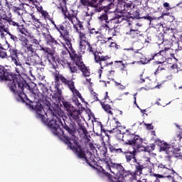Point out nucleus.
<instances>
[{
  "label": "nucleus",
  "instance_id": "f257e3e1",
  "mask_svg": "<svg viewBox=\"0 0 182 182\" xmlns=\"http://www.w3.org/2000/svg\"><path fill=\"white\" fill-rule=\"evenodd\" d=\"M28 105L31 110H35L36 112V117L41 119L42 122L50 128L54 136L60 137V139H65L66 144L70 150H73L80 159H82L87 164H90V161H95V155L87 149H82L77 144V138L73 136V129L66 126L64 127L65 130L68 134V136L65 134V132L60 128L62 122L60 119L55 114H50L51 119L48 118V113L45 112L41 102H32L28 100Z\"/></svg>",
  "mask_w": 182,
  "mask_h": 182
},
{
  "label": "nucleus",
  "instance_id": "f03ea898",
  "mask_svg": "<svg viewBox=\"0 0 182 182\" xmlns=\"http://www.w3.org/2000/svg\"><path fill=\"white\" fill-rule=\"evenodd\" d=\"M100 155L103 167H105L107 171H111L115 176L113 177L112 175H109V172L105 171L103 167L97 168L98 171L105 176H108L112 182H124L133 177V174L130 171H124V168L122 164L112 163L110 157L107 156L106 151H101Z\"/></svg>",
  "mask_w": 182,
  "mask_h": 182
},
{
  "label": "nucleus",
  "instance_id": "7ed1b4c3",
  "mask_svg": "<svg viewBox=\"0 0 182 182\" xmlns=\"http://www.w3.org/2000/svg\"><path fill=\"white\" fill-rule=\"evenodd\" d=\"M0 58H6L5 50L1 49V51H0ZM0 79L6 81L7 86L11 92L15 95H18L22 100L26 97V95L23 93V82L18 79L16 75L8 72L2 65H0Z\"/></svg>",
  "mask_w": 182,
  "mask_h": 182
},
{
  "label": "nucleus",
  "instance_id": "20e7f679",
  "mask_svg": "<svg viewBox=\"0 0 182 182\" xmlns=\"http://www.w3.org/2000/svg\"><path fill=\"white\" fill-rule=\"evenodd\" d=\"M58 9H60L61 12L63 14L65 17V22L63 23V25H60L56 27L57 31H59L60 34V38L63 39L65 41L64 43L67 45L69 49H72V43L70 42V38H69V31H70V21L68 18H66V15H73V14H76V11L73 10H70L69 12L66 7V0H58Z\"/></svg>",
  "mask_w": 182,
  "mask_h": 182
},
{
  "label": "nucleus",
  "instance_id": "39448f33",
  "mask_svg": "<svg viewBox=\"0 0 182 182\" xmlns=\"http://www.w3.org/2000/svg\"><path fill=\"white\" fill-rule=\"evenodd\" d=\"M70 58L73 62H75V65H70V63L68 62L66 57L64 58L53 57L52 60L55 63H60V65H62L63 68H69L71 73H76L78 68L80 70H81L83 76H90V71H89V69H87L85 64H83V61H82V57L80 55H77L76 54H70Z\"/></svg>",
  "mask_w": 182,
  "mask_h": 182
},
{
  "label": "nucleus",
  "instance_id": "423d86ee",
  "mask_svg": "<svg viewBox=\"0 0 182 182\" xmlns=\"http://www.w3.org/2000/svg\"><path fill=\"white\" fill-rule=\"evenodd\" d=\"M77 12L73 14H65V19H68L70 22H71L76 30V32L78 33L80 39V55H83V53H85V50H86V45H88V42L86 38V35L82 32L83 26L82 25V23H80V21H79V18H77ZM79 28L80 30H79Z\"/></svg>",
  "mask_w": 182,
  "mask_h": 182
},
{
  "label": "nucleus",
  "instance_id": "0eeeda50",
  "mask_svg": "<svg viewBox=\"0 0 182 182\" xmlns=\"http://www.w3.org/2000/svg\"><path fill=\"white\" fill-rule=\"evenodd\" d=\"M63 106L70 120H73L74 122H76L77 124H80V117H82V115L80 114V111L76 109V108H75L73 105H70V103L68 102H63Z\"/></svg>",
  "mask_w": 182,
  "mask_h": 182
},
{
  "label": "nucleus",
  "instance_id": "6e6552de",
  "mask_svg": "<svg viewBox=\"0 0 182 182\" xmlns=\"http://www.w3.org/2000/svg\"><path fill=\"white\" fill-rule=\"evenodd\" d=\"M158 146H160V151H165L166 154H168V157H180V154L177 153L180 151V149L174 148L173 145H170L164 141H159Z\"/></svg>",
  "mask_w": 182,
  "mask_h": 182
},
{
  "label": "nucleus",
  "instance_id": "1a4fd4ad",
  "mask_svg": "<svg viewBox=\"0 0 182 182\" xmlns=\"http://www.w3.org/2000/svg\"><path fill=\"white\" fill-rule=\"evenodd\" d=\"M56 77L58 79V80H60L62 83L68 86L70 90L72 92L75 97H79V99H80L81 101L85 102V99L82 97V95H80V92H79V90H77L75 87V82H73V80H69L66 79V77H65V76L62 75L61 74L57 75Z\"/></svg>",
  "mask_w": 182,
  "mask_h": 182
},
{
  "label": "nucleus",
  "instance_id": "9d476101",
  "mask_svg": "<svg viewBox=\"0 0 182 182\" xmlns=\"http://www.w3.org/2000/svg\"><path fill=\"white\" fill-rule=\"evenodd\" d=\"M117 137H119V140H122L123 141H124V139H123V138L127 137L128 139V141L126 142V144H134V147H136V149H139V147H141V144H143L141 138L133 134L129 135L125 134L124 135H123V134H122V132H119Z\"/></svg>",
  "mask_w": 182,
  "mask_h": 182
},
{
  "label": "nucleus",
  "instance_id": "9b49d317",
  "mask_svg": "<svg viewBox=\"0 0 182 182\" xmlns=\"http://www.w3.org/2000/svg\"><path fill=\"white\" fill-rule=\"evenodd\" d=\"M5 32L9 35L11 41H14V42H16L18 41V38L16 36L11 33L9 31V28H8L7 23L5 20L0 18V36L1 39H5Z\"/></svg>",
  "mask_w": 182,
  "mask_h": 182
},
{
  "label": "nucleus",
  "instance_id": "f8f14e48",
  "mask_svg": "<svg viewBox=\"0 0 182 182\" xmlns=\"http://www.w3.org/2000/svg\"><path fill=\"white\" fill-rule=\"evenodd\" d=\"M159 171L164 172V174H176V171L171 168V161H167L158 164Z\"/></svg>",
  "mask_w": 182,
  "mask_h": 182
},
{
  "label": "nucleus",
  "instance_id": "ddd939ff",
  "mask_svg": "<svg viewBox=\"0 0 182 182\" xmlns=\"http://www.w3.org/2000/svg\"><path fill=\"white\" fill-rule=\"evenodd\" d=\"M9 52H10V57L11 58V62L16 65V66H19L20 68L22 66L21 61L18 58V50L12 46H9Z\"/></svg>",
  "mask_w": 182,
  "mask_h": 182
},
{
  "label": "nucleus",
  "instance_id": "4468645a",
  "mask_svg": "<svg viewBox=\"0 0 182 182\" xmlns=\"http://www.w3.org/2000/svg\"><path fill=\"white\" fill-rule=\"evenodd\" d=\"M80 2L85 6H93L97 8L102 5V0H80Z\"/></svg>",
  "mask_w": 182,
  "mask_h": 182
},
{
  "label": "nucleus",
  "instance_id": "2eb2a0df",
  "mask_svg": "<svg viewBox=\"0 0 182 182\" xmlns=\"http://www.w3.org/2000/svg\"><path fill=\"white\" fill-rule=\"evenodd\" d=\"M21 42L23 48L27 49V52H30V53H35V48L33 45L28 43V39L23 38H21Z\"/></svg>",
  "mask_w": 182,
  "mask_h": 182
},
{
  "label": "nucleus",
  "instance_id": "dca6fc26",
  "mask_svg": "<svg viewBox=\"0 0 182 182\" xmlns=\"http://www.w3.org/2000/svg\"><path fill=\"white\" fill-rule=\"evenodd\" d=\"M94 56H95V62L99 63L100 62V65L102 68V69H103V63H105V62H106V60H107V59H109L108 56H101L94 53Z\"/></svg>",
  "mask_w": 182,
  "mask_h": 182
},
{
  "label": "nucleus",
  "instance_id": "f3484780",
  "mask_svg": "<svg viewBox=\"0 0 182 182\" xmlns=\"http://www.w3.org/2000/svg\"><path fill=\"white\" fill-rule=\"evenodd\" d=\"M135 153L136 151H133L132 152H126V159L128 163H130L132 160L134 163H136V161H137L136 157H134V156H136Z\"/></svg>",
  "mask_w": 182,
  "mask_h": 182
},
{
  "label": "nucleus",
  "instance_id": "a211bd4d",
  "mask_svg": "<svg viewBox=\"0 0 182 182\" xmlns=\"http://www.w3.org/2000/svg\"><path fill=\"white\" fill-rule=\"evenodd\" d=\"M63 46L65 47V50L62 51V55L63 56H66V55H70L71 54H74L76 55V53H75V52H73V48L71 47V49L69 48V47L65 44V43H63Z\"/></svg>",
  "mask_w": 182,
  "mask_h": 182
},
{
  "label": "nucleus",
  "instance_id": "6ab92c4d",
  "mask_svg": "<svg viewBox=\"0 0 182 182\" xmlns=\"http://www.w3.org/2000/svg\"><path fill=\"white\" fill-rule=\"evenodd\" d=\"M34 26L37 31V32H38V35L41 34H43V31H42L43 29H45V27H43L42 26V23H41V22H38V23H34Z\"/></svg>",
  "mask_w": 182,
  "mask_h": 182
},
{
  "label": "nucleus",
  "instance_id": "aec40b11",
  "mask_svg": "<svg viewBox=\"0 0 182 182\" xmlns=\"http://www.w3.org/2000/svg\"><path fill=\"white\" fill-rule=\"evenodd\" d=\"M43 36H44V38H46L48 43H50V45H52V43H56V41H55V39L53 38V37H52V36L48 34L46 36V33H43Z\"/></svg>",
  "mask_w": 182,
  "mask_h": 182
},
{
  "label": "nucleus",
  "instance_id": "412c9836",
  "mask_svg": "<svg viewBox=\"0 0 182 182\" xmlns=\"http://www.w3.org/2000/svg\"><path fill=\"white\" fill-rule=\"evenodd\" d=\"M126 33H127V35H130V36H132V38H136L137 36V35H139L140 33V31H139V30H137V29L131 28L129 32H127Z\"/></svg>",
  "mask_w": 182,
  "mask_h": 182
},
{
  "label": "nucleus",
  "instance_id": "4be33fe9",
  "mask_svg": "<svg viewBox=\"0 0 182 182\" xmlns=\"http://www.w3.org/2000/svg\"><path fill=\"white\" fill-rule=\"evenodd\" d=\"M102 107L105 110V112H106V113H108V114H110V116H113V112L112 110H113V109H112V107H110V105H102Z\"/></svg>",
  "mask_w": 182,
  "mask_h": 182
},
{
  "label": "nucleus",
  "instance_id": "5701e85b",
  "mask_svg": "<svg viewBox=\"0 0 182 182\" xmlns=\"http://www.w3.org/2000/svg\"><path fill=\"white\" fill-rule=\"evenodd\" d=\"M110 126L111 127H112L113 130H114V129H117V127L119 129H120V127H122L120 126V123L119 122H117L115 119H112L111 122H110Z\"/></svg>",
  "mask_w": 182,
  "mask_h": 182
},
{
  "label": "nucleus",
  "instance_id": "b1692460",
  "mask_svg": "<svg viewBox=\"0 0 182 182\" xmlns=\"http://www.w3.org/2000/svg\"><path fill=\"white\" fill-rule=\"evenodd\" d=\"M37 11L38 12H40V14H41L42 16H44V18H47L48 16V14L47 13V11L43 10V8L42 7V6H36Z\"/></svg>",
  "mask_w": 182,
  "mask_h": 182
},
{
  "label": "nucleus",
  "instance_id": "393cba45",
  "mask_svg": "<svg viewBox=\"0 0 182 182\" xmlns=\"http://www.w3.org/2000/svg\"><path fill=\"white\" fill-rule=\"evenodd\" d=\"M109 149L111 153H114V154H119V153H123V151L122 150V149L120 148L116 149L114 146L112 145H109Z\"/></svg>",
  "mask_w": 182,
  "mask_h": 182
},
{
  "label": "nucleus",
  "instance_id": "a878e982",
  "mask_svg": "<svg viewBox=\"0 0 182 182\" xmlns=\"http://www.w3.org/2000/svg\"><path fill=\"white\" fill-rule=\"evenodd\" d=\"M33 4V0H24V2L22 4L23 8L26 9V6H31Z\"/></svg>",
  "mask_w": 182,
  "mask_h": 182
},
{
  "label": "nucleus",
  "instance_id": "bb28decb",
  "mask_svg": "<svg viewBox=\"0 0 182 182\" xmlns=\"http://www.w3.org/2000/svg\"><path fill=\"white\" fill-rule=\"evenodd\" d=\"M115 86H117L118 87V89H119V90H124V89H126V86L122 85L119 82H117L115 81Z\"/></svg>",
  "mask_w": 182,
  "mask_h": 182
},
{
  "label": "nucleus",
  "instance_id": "cd10ccee",
  "mask_svg": "<svg viewBox=\"0 0 182 182\" xmlns=\"http://www.w3.org/2000/svg\"><path fill=\"white\" fill-rule=\"evenodd\" d=\"M13 10L14 11L15 14H17V15H18V16H21V15H22V9L18 7H14Z\"/></svg>",
  "mask_w": 182,
  "mask_h": 182
},
{
  "label": "nucleus",
  "instance_id": "c85d7f7f",
  "mask_svg": "<svg viewBox=\"0 0 182 182\" xmlns=\"http://www.w3.org/2000/svg\"><path fill=\"white\" fill-rule=\"evenodd\" d=\"M100 21L102 22V21H105V22H107V14H102L100 17H99Z\"/></svg>",
  "mask_w": 182,
  "mask_h": 182
},
{
  "label": "nucleus",
  "instance_id": "c756f323",
  "mask_svg": "<svg viewBox=\"0 0 182 182\" xmlns=\"http://www.w3.org/2000/svg\"><path fill=\"white\" fill-rule=\"evenodd\" d=\"M7 23V26H8V23L9 25H12L13 26H19V24L12 20H8L7 21H5Z\"/></svg>",
  "mask_w": 182,
  "mask_h": 182
},
{
  "label": "nucleus",
  "instance_id": "7c9ffc66",
  "mask_svg": "<svg viewBox=\"0 0 182 182\" xmlns=\"http://www.w3.org/2000/svg\"><path fill=\"white\" fill-rule=\"evenodd\" d=\"M30 41L31 43H34V45H39V41L33 36L30 37Z\"/></svg>",
  "mask_w": 182,
  "mask_h": 182
},
{
  "label": "nucleus",
  "instance_id": "2f4dec72",
  "mask_svg": "<svg viewBox=\"0 0 182 182\" xmlns=\"http://www.w3.org/2000/svg\"><path fill=\"white\" fill-rule=\"evenodd\" d=\"M112 39V38H104L103 37V39L101 40V41H100V43H107V45H109V41H110Z\"/></svg>",
  "mask_w": 182,
  "mask_h": 182
},
{
  "label": "nucleus",
  "instance_id": "473e14b6",
  "mask_svg": "<svg viewBox=\"0 0 182 182\" xmlns=\"http://www.w3.org/2000/svg\"><path fill=\"white\" fill-rule=\"evenodd\" d=\"M83 16H88V19H90V18H92V12L84 11L83 12Z\"/></svg>",
  "mask_w": 182,
  "mask_h": 182
},
{
  "label": "nucleus",
  "instance_id": "72a5a7b5",
  "mask_svg": "<svg viewBox=\"0 0 182 182\" xmlns=\"http://www.w3.org/2000/svg\"><path fill=\"white\" fill-rule=\"evenodd\" d=\"M18 31H19V32L23 35H26V30L25 29V28L18 27Z\"/></svg>",
  "mask_w": 182,
  "mask_h": 182
},
{
  "label": "nucleus",
  "instance_id": "f704fd0d",
  "mask_svg": "<svg viewBox=\"0 0 182 182\" xmlns=\"http://www.w3.org/2000/svg\"><path fill=\"white\" fill-rule=\"evenodd\" d=\"M107 46H109V48H116L117 44L116 43L110 41V40H109V44H107Z\"/></svg>",
  "mask_w": 182,
  "mask_h": 182
},
{
  "label": "nucleus",
  "instance_id": "c9c22d12",
  "mask_svg": "<svg viewBox=\"0 0 182 182\" xmlns=\"http://www.w3.org/2000/svg\"><path fill=\"white\" fill-rule=\"evenodd\" d=\"M164 7L166 8V11H170V9H173V8H170V4L167 2L164 3Z\"/></svg>",
  "mask_w": 182,
  "mask_h": 182
},
{
  "label": "nucleus",
  "instance_id": "e433bc0d",
  "mask_svg": "<svg viewBox=\"0 0 182 182\" xmlns=\"http://www.w3.org/2000/svg\"><path fill=\"white\" fill-rule=\"evenodd\" d=\"M144 126H146V129L148 130H153L154 127H153V125H151V124H146V123H144Z\"/></svg>",
  "mask_w": 182,
  "mask_h": 182
},
{
  "label": "nucleus",
  "instance_id": "4c0bfd02",
  "mask_svg": "<svg viewBox=\"0 0 182 182\" xmlns=\"http://www.w3.org/2000/svg\"><path fill=\"white\" fill-rule=\"evenodd\" d=\"M86 46H88L89 52H92L95 54V50H93V48L92 47V46H90V43H88V44H87Z\"/></svg>",
  "mask_w": 182,
  "mask_h": 182
},
{
  "label": "nucleus",
  "instance_id": "58836bf2",
  "mask_svg": "<svg viewBox=\"0 0 182 182\" xmlns=\"http://www.w3.org/2000/svg\"><path fill=\"white\" fill-rule=\"evenodd\" d=\"M164 55H166V51L165 50H161L157 54H155V56H164Z\"/></svg>",
  "mask_w": 182,
  "mask_h": 182
},
{
  "label": "nucleus",
  "instance_id": "ea45409f",
  "mask_svg": "<svg viewBox=\"0 0 182 182\" xmlns=\"http://www.w3.org/2000/svg\"><path fill=\"white\" fill-rule=\"evenodd\" d=\"M171 69H173L175 73H178V70H177V65L176 64H173V65H171Z\"/></svg>",
  "mask_w": 182,
  "mask_h": 182
},
{
  "label": "nucleus",
  "instance_id": "a19ab883",
  "mask_svg": "<svg viewBox=\"0 0 182 182\" xmlns=\"http://www.w3.org/2000/svg\"><path fill=\"white\" fill-rule=\"evenodd\" d=\"M31 18L33 19V23H38V22H41V21H39V19L36 18L35 16H33V15H31Z\"/></svg>",
  "mask_w": 182,
  "mask_h": 182
},
{
  "label": "nucleus",
  "instance_id": "79ce46f5",
  "mask_svg": "<svg viewBox=\"0 0 182 182\" xmlns=\"http://www.w3.org/2000/svg\"><path fill=\"white\" fill-rule=\"evenodd\" d=\"M97 39L98 42H100L103 39V36L101 34H99L98 36H97Z\"/></svg>",
  "mask_w": 182,
  "mask_h": 182
},
{
  "label": "nucleus",
  "instance_id": "37998d69",
  "mask_svg": "<svg viewBox=\"0 0 182 182\" xmlns=\"http://www.w3.org/2000/svg\"><path fill=\"white\" fill-rule=\"evenodd\" d=\"M167 177H168V178H170L171 182H177V181H176V179H174L173 176L168 175Z\"/></svg>",
  "mask_w": 182,
  "mask_h": 182
},
{
  "label": "nucleus",
  "instance_id": "c03bdc74",
  "mask_svg": "<svg viewBox=\"0 0 182 182\" xmlns=\"http://www.w3.org/2000/svg\"><path fill=\"white\" fill-rule=\"evenodd\" d=\"M73 102H75V105H76L77 106H80V103L77 102L78 101L76 100V98H73Z\"/></svg>",
  "mask_w": 182,
  "mask_h": 182
},
{
  "label": "nucleus",
  "instance_id": "a18cd8bd",
  "mask_svg": "<svg viewBox=\"0 0 182 182\" xmlns=\"http://www.w3.org/2000/svg\"><path fill=\"white\" fill-rule=\"evenodd\" d=\"M86 82H84V83H90V82L92 81V80L90 78H85Z\"/></svg>",
  "mask_w": 182,
  "mask_h": 182
},
{
  "label": "nucleus",
  "instance_id": "49530a36",
  "mask_svg": "<svg viewBox=\"0 0 182 182\" xmlns=\"http://www.w3.org/2000/svg\"><path fill=\"white\" fill-rule=\"evenodd\" d=\"M92 96L94 97L95 100H97V94H96V92H93Z\"/></svg>",
  "mask_w": 182,
  "mask_h": 182
},
{
  "label": "nucleus",
  "instance_id": "de8ad7c7",
  "mask_svg": "<svg viewBox=\"0 0 182 182\" xmlns=\"http://www.w3.org/2000/svg\"><path fill=\"white\" fill-rule=\"evenodd\" d=\"M144 19H148V21H150L151 19V16H144Z\"/></svg>",
  "mask_w": 182,
  "mask_h": 182
},
{
  "label": "nucleus",
  "instance_id": "09e8293b",
  "mask_svg": "<svg viewBox=\"0 0 182 182\" xmlns=\"http://www.w3.org/2000/svg\"><path fill=\"white\" fill-rule=\"evenodd\" d=\"M168 15H170V13H169V12L163 14H162V16H168Z\"/></svg>",
  "mask_w": 182,
  "mask_h": 182
},
{
  "label": "nucleus",
  "instance_id": "8fccbe9b",
  "mask_svg": "<svg viewBox=\"0 0 182 182\" xmlns=\"http://www.w3.org/2000/svg\"><path fill=\"white\" fill-rule=\"evenodd\" d=\"M105 66H107V63L106 61H105V63H102V68H105Z\"/></svg>",
  "mask_w": 182,
  "mask_h": 182
},
{
  "label": "nucleus",
  "instance_id": "3c124183",
  "mask_svg": "<svg viewBox=\"0 0 182 182\" xmlns=\"http://www.w3.org/2000/svg\"><path fill=\"white\" fill-rule=\"evenodd\" d=\"M134 105H136V106L139 107V105H137V102H136V97H134Z\"/></svg>",
  "mask_w": 182,
  "mask_h": 182
},
{
  "label": "nucleus",
  "instance_id": "603ef678",
  "mask_svg": "<svg viewBox=\"0 0 182 182\" xmlns=\"http://www.w3.org/2000/svg\"><path fill=\"white\" fill-rule=\"evenodd\" d=\"M39 79H41V80H43V79H45V76H40Z\"/></svg>",
  "mask_w": 182,
  "mask_h": 182
},
{
  "label": "nucleus",
  "instance_id": "864d4df0",
  "mask_svg": "<svg viewBox=\"0 0 182 182\" xmlns=\"http://www.w3.org/2000/svg\"><path fill=\"white\" fill-rule=\"evenodd\" d=\"M124 50H133V48H124Z\"/></svg>",
  "mask_w": 182,
  "mask_h": 182
},
{
  "label": "nucleus",
  "instance_id": "5fc2aeb1",
  "mask_svg": "<svg viewBox=\"0 0 182 182\" xmlns=\"http://www.w3.org/2000/svg\"><path fill=\"white\" fill-rule=\"evenodd\" d=\"M115 63H123V61H122V60L115 61Z\"/></svg>",
  "mask_w": 182,
  "mask_h": 182
},
{
  "label": "nucleus",
  "instance_id": "6e6d98bb",
  "mask_svg": "<svg viewBox=\"0 0 182 182\" xmlns=\"http://www.w3.org/2000/svg\"><path fill=\"white\" fill-rule=\"evenodd\" d=\"M140 111L141 112V113H144V112H146V109H140Z\"/></svg>",
  "mask_w": 182,
  "mask_h": 182
},
{
  "label": "nucleus",
  "instance_id": "4d7b16f0",
  "mask_svg": "<svg viewBox=\"0 0 182 182\" xmlns=\"http://www.w3.org/2000/svg\"><path fill=\"white\" fill-rule=\"evenodd\" d=\"M107 97H109V96L107 95V92H106V97H105V99H106Z\"/></svg>",
  "mask_w": 182,
  "mask_h": 182
},
{
  "label": "nucleus",
  "instance_id": "13d9d810",
  "mask_svg": "<svg viewBox=\"0 0 182 182\" xmlns=\"http://www.w3.org/2000/svg\"><path fill=\"white\" fill-rule=\"evenodd\" d=\"M136 26H141V25H139V23L136 24Z\"/></svg>",
  "mask_w": 182,
  "mask_h": 182
},
{
  "label": "nucleus",
  "instance_id": "bf43d9fd",
  "mask_svg": "<svg viewBox=\"0 0 182 182\" xmlns=\"http://www.w3.org/2000/svg\"><path fill=\"white\" fill-rule=\"evenodd\" d=\"M141 80H142V82H141V83H143V82H144V80L141 78Z\"/></svg>",
  "mask_w": 182,
  "mask_h": 182
},
{
  "label": "nucleus",
  "instance_id": "052dcab7",
  "mask_svg": "<svg viewBox=\"0 0 182 182\" xmlns=\"http://www.w3.org/2000/svg\"><path fill=\"white\" fill-rule=\"evenodd\" d=\"M124 95H129V92H124Z\"/></svg>",
  "mask_w": 182,
  "mask_h": 182
},
{
  "label": "nucleus",
  "instance_id": "680f3d73",
  "mask_svg": "<svg viewBox=\"0 0 182 182\" xmlns=\"http://www.w3.org/2000/svg\"><path fill=\"white\" fill-rule=\"evenodd\" d=\"M155 87H157L159 89V87H160V85H156Z\"/></svg>",
  "mask_w": 182,
  "mask_h": 182
},
{
  "label": "nucleus",
  "instance_id": "e2e57ef3",
  "mask_svg": "<svg viewBox=\"0 0 182 182\" xmlns=\"http://www.w3.org/2000/svg\"><path fill=\"white\" fill-rule=\"evenodd\" d=\"M137 95V93L134 95V97H136V96Z\"/></svg>",
  "mask_w": 182,
  "mask_h": 182
},
{
  "label": "nucleus",
  "instance_id": "0e129e2a",
  "mask_svg": "<svg viewBox=\"0 0 182 182\" xmlns=\"http://www.w3.org/2000/svg\"><path fill=\"white\" fill-rule=\"evenodd\" d=\"M108 120H110V117H109Z\"/></svg>",
  "mask_w": 182,
  "mask_h": 182
},
{
  "label": "nucleus",
  "instance_id": "69168bd1",
  "mask_svg": "<svg viewBox=\"0 0 182 182\" xmlns=\"http://www.w3.org/2000/svg\"><path fill=\"white\" fill-rule=\"evenodd\" d=\"M179 89H182V87H179Z\"/></svg>",
  "mask_w": 182,
  "mask_h": 182
},
{
  "label": "nucleus",
  "instance_id": "338daca9",
  "mask_svg": "<svg viewBox=\"0 0 182 182\" xmlns=\"http://www.w3.org/2000/svg\"><path fill=\"white\" fill-rule=\"evenodd\" d=\"M59 95H60V91H59Z\"/></svg>",
  "mask_w": 182,
  "mask_h": 182
},
{
  "label": "nucleus",
  "instance_id": "774afa93",
  "mask_svg": "<svg viewBox=\"0 0 182 182\" xmlns=\"http://www.w3.org/2000/svg\"><path fill=\"white\" fill-rule=\"evenodd\" d=\"M181 178V180H182V178Z\"/></svg>",
  "mask_w": 182,
  "mask_h": 182
}]
</instances>
